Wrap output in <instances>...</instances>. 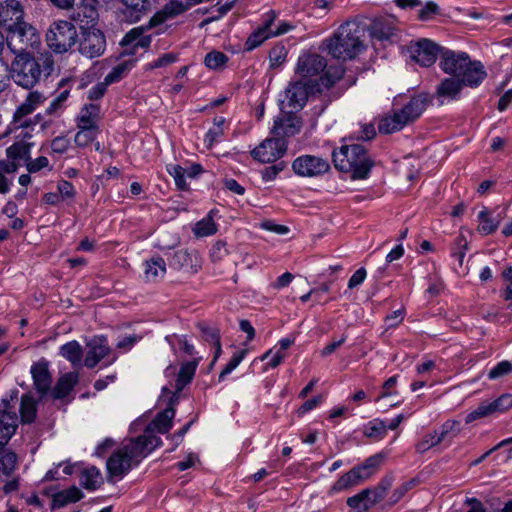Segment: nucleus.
I'll return each mask as SVG.
<instances>
[{
  "mask_svg": "<svg viewBox=\"0 0 512 512\" xmlns=\"http://www.w3.org/2000/svg\"><path fill=\"white\" fill-rule=\"evenodd\" d=\"M54 66V58L48 51L37 54L21 51L11 62L10 76L18 86L32 89L51 76Z\"/></svg>",
  "mask_w": 512,
  "mask_h": 512,
  "instance_id": "f257e3e1",
  "label": "nucleus"
},
{
  "mask_svg": "<svg viewBox=\"0 0 512 512\" xmlns=\"http://www.w3.org/2000/svg\"><path fill=\"white\" fill-rule=\"evenodd\" d=\"M364 30L359 22L346 21L338 27L332 36L323 41L324 49L333 58L353 59L365 49L362 40Z\"/></svg>",
  "mask_w": 512,
  "mask_h": 512,
  "instance_id": "f03ea898",
  "label": "nucleus"
},
{
  "mask_svg": "<svg viewBox=\"0 0 512 512\" xmlns=\"http://www.w3.org/2000/svg\"><path fill=\"white\" fill-rule=\"evenodd\" d=\"M439 67L444 73L462 79L464 85L469 87H477L487 75L479 61H471L465 52L449 49L440 52Z\"/></svg>",
  "mask_w": 512,
  "mask_h": 512,
  "instance_id": "7ed1b4c3",
  "label": "nucleus"
},
{
  "mask_svg": "<svg viewBox=\"0 0 512 512\" xmlns=\"http://www.w3.org/2000/svg\"><path fill=\"white\" fill-rule=\"evenodd\" d=\"M157 447V440L151 438L141 443L137 438L130 439L122 448L116 450L107 460L106 466L110 477L121 479L134 464Z\"/></svg>",
  "mask_w": 512,
  "mask_h": 512,
  "instance_id": "20e7f679",
  "label": "nucleus"
},
{
  "mask_svg": "<svg viewBox=\"0 0 512 512\" xmlns=\"http://www.w3.org/2000/svg\"><path fill=\"white\" fill-rule=\"evenodd\" d=\"M333 163L337 170L349 173L353 180L369 177L374 161L361 144L342 145L332 153Z\"/></svg>",
  "mask_w": 512,
  "mask_h": 512,
  "instance_id": "39448f33",
  "label": "nucleus"
},
{
  "mask_svg": "<svg viewBox=\"0 0 512 512\" xmlns=\"http://www.w3.org/2000/svg\"><path fill=\"white\" fill-rule=\"evenodd\" d=\"M343 74V68L329 69L315 84L297 78L289 84L285 91L288 107L291 111L302 109L310 94L321 93L323 89H329L342 78Z\"/></svg>",
  "mask_w": 512,
  "mask_h": 512,
  "instance_id": "423d86ee",
  "label": "nucleus"
},
{
  "mask_svg": "<svg viewBox=\"0 0 512 512\" xmlns=\"http://www.w3.org/2000/svg\"><path fill=\"white\" fill-rule=\"evenodd\" d=\"M78 33L75 25L67 20H56L46 32L47 46L56 54L68 52L75 46Z\"/></svg>",
  "mask_w": 512,
  "mask_h": 512,
  "instance_id": "0eeeda50",
  "label": "nucleus"
},
{
  "mask_svg": "<svg viewBox=\"0 0 512 512\" xmlns=\"http://www.w3.org/2000/svg\"><path fill=\"white\" fill-rule=\"evenodd\" d=\"M335 68L341 67H327V61L323 56L315 52L304 51L298 57L294 73L296 78L305 82H309L310 84H315V82L319 79L314 81V77L319 76L320 78L329 69Z\"/></svg>",
  "mask_w": 512,
  "mask_h": 512,
  "instance_id": "6e6552de",
  "label": "nucleus"
},
{
  "mask_svg": "<svg viewBox=\"0 0 512 512\" xmlns=\"http://www.w3.org/2000/svg\"><path fill=\"white\" fill-rule=\"evenodd\" d=\"M163 23V17L153 16L148 24L132 28L120 41L123 54L135 55L139 48L147 49L152 41V35L148 32L157 25Z\"/></svg>",
  "mask_w": 512,
  "mask_h": 512,
  "instance_id": "1a4fd4ad",
  "label": "nucleus"
},
{
  "mask_svg": "<svg viewBox=\"0 0 512 512\" xmlns=\"http://www.w3.org/2000/svg\"><path fill=\"white\" fill-rule=\"evenodd\" d=\"M6 43L15 56L21 51H26L27 47H33L39 42V36L34 27L23 20L15 27L7 29Z\"/></svg>",
  "mask_w": 512,
  "mask_h": 512,
  "instance_id": "9d476101",
  "label": "nucleus"
},
{
  "mask_svg": "<svg viewBox=\"0 0 512 512\" xmlns=\"http://www.w3.org/2000/svg\"><path fill=\"white\" fill-rule=\"evenodd\" d=\"M177 400L178 397L176 396V393L170 397L168 403L169 406L155 416V418L147 425L143 435L137 437L141 443L146 442V440L151 437L157 440V447L161 444V439L155 435V432L165 434L172 428L173 419L175 417V410L173 406Z\"/></svg>",
  "mask_w": 512,
  "mask_h": 512,
  "instance_id": "9b49d317",
  "label": "nucleus"
},
{
  "mask_svg": "<svg viewBox=\"0 0 512 512\" xmlns=\"http://www.w3.org/2000/svg\"><path fill=\"white\" fill-rule=\"evenodd\" d=\"M292 170L301 177H318L330 170L327 159L315 155H301L292 162Z\"/></svg>",
  "mask_w": 512,
  "mask_h": 512,
  "instance_id": "f8f14e48",
  "label": "nucleus"
},
{
  "mask_svg": "<svg viewBox=\"0 0 512 512\" xmlns=\"http://www.w3.org/2000/svg\"><path fill=\"white\" fill-rule=\"evenodd\" d=\"M17 393L10 396V399H2V410H0V448L4 447L14 435L18 417L14 411Z\"/></svg>",
  "mask_w": 512,
  "mask_h": 512,
  "instance_id": "ddd939ff",
  "label": "nucleus"
},
{
  "mask_svg": "<svg viewBox=\"0 0 512 512\" xmlns=\"http://www.w3.org/2000/svg\"><path fill=\"white\" fill-rule=\"evenodd\" d=\"M510 408H512V395L503 394L493 401L481 402L474 410L466 415L465 422L469 424L481 418L503 413Z\"/></svg>",
  "mask_w": 512,
  "mask_h": 512,
  "instance_id": "4468645a",
  "label": "nucleus"
},
{
  "mask_svg": "<svg viewBox=\"0 0 512 512\" xmlns=\"http://www.w3.org/2000/svg\"><path fill=\"white\" fill-rule=\"evenodd\" d=\"M442 50L433 41L425 38L412 42L408 46L410 58L423 67L433 65Z\"/></svg>",
  "mask_w": 512,
  "mask_h": 512,
  "instance_id": "2eb2a0df",
  "label": "nucleus"
},
{
  "mask_svg": "<svg viewBox=\"0 0 512 512\" xmlns=\"http://www.w3.org/2000/svg\"><path fill=\"white\" fill-rule=\"evenodd\" d=\"M287 151V143L278 136L265 139L252 150L254 159L262 163H272L284 156Z\"/></svg>",
  "mask_w": 512,
  "mask_h": 512,
  "instance_id": "dca6fc26",
  "label": "nucleus"
},
{
  "mask_svg": "<svg viewBox=\"0 0 512 512\" xmlns=\"http://www.w3.org/2000/svg\"><path fill=\"white\" fill-rule=\"evenodd\" d=\"M277 16L278 14L274 10H269L262 15L261 25L249 35L245 42L246 50L251 51L260 46L265 40L273 37L271 26L274 25Z\"/></svg>",
  "mask_w": 512,
  "mask_h": 512,
  "instance_id": "f3484780",
  "label": "nucleus"
},
{
  "mask_svg": "<svg viewBox=\"0 0 512 512\" xmlns=\"http://www.w3.org/2000/svg\"><path fill=\"white\" fill-rule=\"evenodd\" d=\"M397 19L393 15L375 17L367 27L369 36L379 41L389 40L395 35Z\"/></svg>",
  "mask_w": 512,
  "mask_h": 512,
  "instance_id": "a211bd4d",
  "label": "nucleus"
},
{
  "mask_svg": "<svg viewBox=\"0 0 512 512\" xmlns=\"http://www.w3.org/2000/svg\"><path fill=\"white\" fill-rule=\"evenodd\" d=\"M106 47L104 35L99 30L87 31L79 45V52L87 58L101 56Z\"/></svg>",
  "mask_w": 512,
  "mask_h": 512,
  "instance_id": "6ab92c4d",
  "label": "nucleus"
},
{
  "mask_svg": "<svg viewBox=\"0 0 512 512\" xmlns=\"http://www.w3.org/2000/svg\"><path fill=\"white\" fill-rule=\"evenodd\" d=\"M301 127V119L291 111L274 120L271 132L279 138L291 137L299 133Z\"/></svg>",
  "mask_w": 512,
  "mask_h": 512,
  "instance_id": "aec40b11",
  "label": "nucleus"
},
{
  "mask_svg": "<svg viewBox=\"0 0 512 512\" xmlns=\"http://www.w3.org/2000/svg\"><path fill=\"white\" fill-rule=\"evenodd\" d=\"M428 103V95L425 93H420L411 97L403 107L396 110L409 125L423 114L428 106Z\"/></svg>",
  "mask_w": 512,
  "mask_h": 512,
  "instance_id": "412c9836",
  "label": "nucleus"
},
{
  "mask_svg": "<svg viewBox=\"0 0 512 512\" xmlns=\"http://www.w3.org/2000/svg\"><path fill=\"white\" fill-rule=\"evenodd\" d=\"M382 500V492L366 488L347 499V505L357 511L365 512Z\"/></svg>",
  "mask_w": 512,
  "mask_h": 512,
  "instance_id": "4be33fe9",
  "label": "nucleus"
},
{
  "mask_svg": "<svg viewBox=\"0 0 512 512\" xmlns=\"http://www.w3.org/2000/svg\"><path fill=\"white\" fill-rule=\"evenodd\" d=\"M23 18V10L17 0L0 4V26L5 30L15 27Z\"/></svg>",
  "mask_w": 512,
  "mask_h": 512,
  "instance_id": "5701e85b",
  "label": "nucleus"
},
{
  "mask_svg": "<svg viewBox=\"0 0 512 512\" xmlns=\"http://www.w3.org/2000/svg\"><path fill=\"white\" fill-rule=\"evenodd\" d=\"M506 217L505 211H492L488 208L484 207L479 213H478V232L481 235H490L494 233L502 220Z\"/></svg>",
  "mask_w": 512,
  "mask_h": 512,
  "instance_id": "b1692460",
  "label": "nucleus"
},
{
  "mask_svg": "<svg viewBox=\"0 0 512 512\" xmlns=\"http://www.w3.org/2000/svg\"><path fill=\"white\" fill-rule=\"evenodd\" d=\"M88 352L84 360V365L88 368L95 367L110 352V348L105 337H94L87 344Z\"/></svg>",
  "mask_w": 512,
  "mask_h": 512,
  "instance_id": "393cba45",
  "label": "nucleus"
},
{
  "mask_svg": "<svg viewBox=\"0 0 512 512\" xmlns=\"http://www.w3.org/2000/svg\"><path fill=\"white\" fill-rule=\"evenodd\" d=\"M31 374L35 389L40 394L47 393L52 383V378L48 369V362L45 359H41L34 363L31 366Z\"/></svg>",
  "mask_w": 512,
  "mask_h": 512,
  "instance_id": "a878e982",
  "label": "nucleus"
},
{
  "mask_svg": "<svg viewBox=\"0 0 512 512\" xmlns=\"http://www.w3.org/2000/svg\"><path fill=\"white\" fill-rule=\"evenodd\" d=\"M100 106L96 103L85 104L76 116L75 122L77 128H99Z\"/></svg>",
  "mask_w": 512,
  "mask_h": 512,
  "instance_id": "bb28decb",
  "label": "nucleus"
},
{
  "mask_svg": "<svg viewBox=\"0 0 512 512\" xmlns=\"http://www.w3.org/2000/svg\"><path fill=\"white\" fill-rule=\"evenodd\" d=\"M364 481V477L361 476L359 471L354 466L348 472L342 474L334 482V484L328 490V495L333 496L337 493L349 490L350 488L355 487Z\"/></svg>",
  "mask_w": 512,
  "mask_h": 512,
  "instance_id": "cd10ccee",
  "label": "nucleus"
},
{
  "mask_svg": "<svg viewBox=\"0 0 512 512\" xmlns=\"http://www.w3.org/2000/svg\"><path fill=\"white\" fill-rule=\"evenodd\" d=\"M44 96L38 91H33L28 94L24 102H22L14 112V121L21 122V119L31 114L39 105L44 101ZM22 125V123H20Z\"/></svg>",
  "mask_w": 512,
  "mask_h": 512,
  "instance_id": "c85d7f7f",
  "label": "nucleus"
},
{
  "mask_svg": "<svg viewBox=\"0 0 512 512\" xmlns=\"http://www.w3.org/2000/svg\"><path fill=\"white\" fill-rule=\"evenodd\" d=\"M144 266V277L149 282H156L163 278L166 273V262L160 257H152L146 260Z\"/></svg>",
  "mask_w": 512,
  "mask_h": 512,
  "instance_id": "c756f323",
  "label": "nucleus"
},
{
  "mask_svg": "<svg viewBox=\"0 0 512 512\" xmlns=\"http://www.w3.org/2000/svg\"><path fill=\"white\" fill-rule=\"evenodd\" d=\"M407 122L400 113L395 109L393 113L384 116L378 123V130L383 134H391L402 130L407 126Z\"/></svg>",
  "mask_w": 512,
  "mask_h": 512,
  "instance_id": "7c9ffc66",
  "label": "nucleus"
},
{
  "mask_svg": "<svg viewBox=\"0 0 512 512\" xmlns=\"http://www.w3.org/2000/svg\"><path fill=\"white\" fill-rule=\"evenodd\" d=\"M199 361L200 358H194L181 365L174 385L176 393L182 391L183 388L193 379Z\"/></svg>",
  "mask_w": 512,
  "mask_h": 512,
  "instance_id": "2f4dec72",
  "label": "nucleus"
},
{
  "mask_svg": "<svg viewBox=\"0 0 512 512\" xmlns=\"http://www.w3.org/2000/svg\"><path fill=\"white\" fill-rule=\"evenodd\" d=\"M465 86L462 79L459 78H445L437 87L436 93L438 97L444 99H456Z\"/></svg>",
  "mask_w": 512,
  "mask_h": 512,
  "instance_id": "473e14b6",
  "label": "nucleus"
},
{
  "mask_svg": "<svg viewBox=\"0 0 512 512\" xmlns=\"http://www.w3.org/2000/svg\"><path fill=\"white\" fill-rule=\"evenodd\" d=\"M59 354L74 367H80L82 364L83 349L76 340L69 341L62 345L59 349Z\"/></svg>",
  "mask_w": 512,
  "mask_h": 512,
  "instance_id": "72a5a7b5",
  "label": "nucleus"
},
{
  "mask_svg": "<svg viewBox=\"0 0 512 512\" xmlns=\"http://www.w3.org/2000/svg\"><path fill=\"white\" fill-rule=\"evenodd\" d=\"M386 459V454L383 452L374 454L367 459L362 464L356 465V469L359 471L364 480L369 479L380 466L384 463Z\"/></svg>",
  "mask_w": 512,
  "mask_h": 512,
  "instance_id": "f704fd0d",
  "label": "nucleus"
},
{
  "mask_svg": "<svg viewBox=\"0 0 512 512\" xmlns=\"http://www.w3.org/2000/svg\"><path fill=\"white\" fill-rule=\"evenodd\" d=\"M166 342L171 347L172 352L178 355L182 352L185 355L193 356L195 354L194 345L191 344L185 335L172 334L165 337Z\"/></svg>",
  "mask_w": 512,
  "mask_h": 512,
  "instance_id": "c9c22d12",
  "label": "nucleus"
},
{
  "mask_svg": "<svg viewBox=\"0 0 512 512\" xmlns=\"http://www.w3.org/2000/svg\"><path fill=\"white\" fill-rule=\"evenodd\" d=\"M78 382V374L71 372L63 375L52 390L53 397L62 399L66 397Z\"/></svg>",
  "mask_w": 512,
  "mask_h": 512,
  "instance_id": "e433bc0d",
  "label": "nucleus"
},
{
  "mask_svg": "<svg viewBox=\"0 0 512 512\" xmlns=\"http://www.w3.org/2000/svg\"><path fill=\"white\" fill-rule=\"evenodd\" d=\"M83 497V493L81 490L72 486L66 490L60 491L53 496V507L60 508L64 507L69 503H74L79 501Z\"/></svg>",
  "mask_w": 512,
  "mask_h": 512,
  "instance_id": "4c0bfd02",
  "label": "nucleus"
},
{
  "mask_svg": "<svg viewBox=\"0 0 512 512\" xmlns=\"http://www.w3.org/2000/svg\"><path fill=\"white\" fill-rule=\"evenodd\" d=\"M79 482L80 485L87 490L97 489L102 483L100 471L95 466L85 468L81 472Z\"/></svg>",
  "mask_w": 512,
  "mask_h": 512,
  "instance_id": "58836bf2",
  "label": "nucleus"
},
{
  "mask_svg": "<svg viewBox=\"0 0 512 512\" xmlns=\"http://www.w3.org/2000/svg\"><path fill=\"white\" fill-rule=\"evenodd\" d=\"M136 60H124L112 68L104 80L108 85L119 82L135 65Z\"/></svg>",
  "mask_w": 512,
  "mask_h": 512,
  "instance_id": "ea45409f",
  "label": "nucleus"
},
{
  "mask_svg": "<svg viewBox=\"0 0 512 512\" xmlns=\"http://www.w3.org/2000/svg\"><path fill=\"white\" fill-rule=\"evenodd\" d=\"M31 145L25 142H16L7 148L6 153L7 157L11 160H14L18 164L20 161H24L25 163L30 157Z\"/></svg>",
  "mask_w": 512,
  "mask_h": 512,
  "instance_id": "a19ab883",
  "label": "nucleus"
},
{
  "mask_svg": "<svg viewBox=\"0 0 512 512\" xmlns=\"http://www.w3.org/2000/svg\"><path fill=\"white\" fill-rule=\"evenodd\" d=\"M37 413L36 401L30 395L21 397L20 416L23 423H31L34 421Z\"/></svg>",
  "mask_w": 512,
  "mask_h": 512,
  "instance_id": "79ce46f5",
  "label": "nucleus"
},
{
  "mask_svg": "<svg viewBox=\"0 0 512 512\" xmlns=\"http://www.w3.org/2000/svg\"><path fill=\"white\" fill-rule=\"evenodd\" d=\"M216 232H217V225L215 224V222L211 216V212L206 217H204L203 219L198 221L193 228V233L197 237L211 236V235L215 234Z\"/></svg>",
  "mask_w": 512,
  "mask_h": 512,
  "instance_id": "37998d69",
  "label": "nucleus"
},
{
  "mask_svg": "<svg viewBox=\"0 0 512 512\" xmlns=\"http://www.w3.org/2000/svg\"><path fill=\"white\" fill-rule=\"evenodd\" d=\"M17 455L12 451H6L0 456V479L12 475L16 469Z\"/></svg>",
  "mask_w": 512,
  "mask_h": 512,
  "instance_id": "c03bdc74",
  "label": "nucleus"
},
{
  "mask_svg": "<svg viewBox=\"0 0 512 512\" xmlns=\"http://www.w3.org/2000/svg\"><path fill=\"white\" fill-rule=\"evenodd\" d=\"M97 6L98 0H80L78 4V16L82 13L87 24L95 21L98 16Z\"/></svg>",
  "mask_w": 512,
  "mask_h": 512,
  "instance_id": "a18cd8bd",
  "label": "nucleus"
},
{
  "mask_svg": "<svg viewBox=\"0 0 512 512\" xmlns=\"http://www.w3.org/2000/svg\"><path fill=\"white\" fill-rule=\"evenodd\" d=\"M74 136V143L79 148H85L90 145L97 137L98 130L90 128H77Z\"/></svg>",
  "mask_w": 512,
  "mask_h": 512,
  "instance_id": "49530a36",
  "label": "nucleus"
},
{
  "mask_svg": "<svg viewBox=\"0 0 512 512\" xmlns=\"http://www.w3.org/2000/svg\"><path fill=\"white\" fill-rule=\"evenodd\" d=\"M228 61L226 54L220 51L213 50L206 54L204 63L207 68L212 70L223 69Z\"/></svg>",
  "mask_w": 512,
  "mask_h": 512,
  "instance_id": "de8ad7c7",
  "label": "nucleus"
},
{
  "mask_svg": "<svg viewBox=\"0 0 512 512\" xmlns=\"http://www.w3.org/2000/svg\"><path fill=\"white\" fill-rule=\"evenodd\" d=\"M166 169L169 175L173 177L178 189L186 190L188 188L186 169L177 164L167 165Z\"/></svg>",
  "mask_w": 512,
  "mask_h": 512,
  "instance_id": "09e8293b",
  "label": "nucleus"
},
{
  "mask_svg": "<svg viewBox=\"0 0 512 512\" xmlns=\"http://www.w3.org/2000/svg\"><path fill=\"white\" fill-rule=\"evenodd\" d=\"M387 432V427L384 421L380 419H374L370 421L365 427L364 434L367 437H379L383 438Z\"/></svg>",
  "mask_w": 512,
  "mask_h": 512,
  "instance_id": "8fccbe9b",
  "label": "nucleus"
},
{
  "mask_svg": "<svg viewBox=\"0 0 512 512\" xmlns=\"http://www.w3.org/2000/svg\"><path fill=\"white\" fill-rule=\"evenodd\" d=\"M441 443L440 438L438 437V431H433L427 433L422 437V439L416 445V451L418 453H424L428 451L430 448Z\"/></svg>",
  "mask_w": 512,
  "mask_h": 512,
  "instance_id": "3c124183",
  "label": "nucleus"
},
{
  "mask_svg": "<svg viewBox=\"0 0 512 512\" xmlns=\"http://www.w3.org/2000/svg\"><path fill=\"white\" fill-rule=\"evenodd\" d=\"M246 350H239L233 354L225 368L222 370V372L219 375V381H224L225 377L229 375L236 367L242 362L246 355Z\"/></svg>",
  "mask_w": 512,
  "mask_h": 512,
  "instance_id": "603ef678",
  "label": "nucleus"
},
{
  "mask_svg": "<svg viewBox=\"0 0 512 512\" xmlns=\"http://www.w3.org/2000/svg\"><path fill=\"white\" fill-rule=\"evenodd\" d=\"M287 49L283 45L274 46L269 52V61L271 67L282 65L287 58Z\"/></svg>",
  "mask_w": 512,
  "mask_h": 512,
  "instance_id": "864d4df0",
  "label": "nucleus"
},
{
  "mask_svg": "<svg viewBox=\"0 0 512 512\" xmlns=\"http://www.w3.org/2000/svg\"><path fill=\"white\" fill-rule=\"evenodd\" d=\"M124 5L131 11L139 14L150 10L155 0H122Z\"/></svg>",
  "mask_w": 512,
  "mask_h": 512,
  "instance_id": "5fc2aeb1",
  "label": "nucleus"
},
{
  "mask_svg": "<svg viewBox=\"0 0 512 512\" xmlns=\"http://www.w3.org/2000/svg\"><path fill=\"white\" fill-rule=\"evenodd\" d=\"M57 193L62 201L73 200L76 191L72 183L66 180H61L57 184Z\"/></svg>",
  "mask_w": 512,
  "mask_h": 512,
  "instance_id": "6e6d98bb",
  "label": "nucleus"
},
{
  "mask_svg": "<svg viewBox=\"0 0 512 512\" xmlns=\"http://www.w3.org/2000/svg\"><path fill=\"white\" fill-rule=\"evenodd\" d=\"M25 165L29 173H37L45 168L51 170L49 160L45 156H40L36 159H31L29 157Z\"/></svg>",
  "mask_w": 512,
  "mask_h": 512,
  "instance_id": "4d7b16f0",
  "label": "nucleus"
},
{
  "mask_svg": "<svg viewBox=\"0 0 512 512\" xmlns=\"http://www.w3.org/2000/svg\"><path fill=\"white\" fill-rule=\"evenodd\" d=\"M199 329L201 331V335L203 339L210 343L211 345H214L216 343L220 342V334L219 330L214 327H210L208 325L200 324Z\"/></svg>",
  "mask_w": 512,
  "mask_h": 512,
  "instance_id": "13d9d810",
  "label": "nucleus"
},
{
  "mask_svg": "<svg viewBox=\"0 0 512 512\" xmlns=\"http://www.w3.org/2000/svg\"><path fill=\"white\" fill-rule=\"evenodd\" d=\"M286 357V354L281 351H276L274 348L269 349L266 351L262 357L261 360L269 359L267 366L271 368H276L280 363L284 360Z\"/></svg>",
  "mask_w": 512,
  "mask_h": 512,
  "instance_id": "bf43d9fd",
  "label": "nucleus"
},
{
  "mask_svg": "<svg viewBox=\"0 0 512 512\" xmlns=\"http://www.w3.org/2000/svg\"><path fill=\"white\" fill-rule=\"evenodd\" d=\"M512 372V364L509 361L499 362L488 373L489 379H497Z\"/></svg>",
  "mask_w": 512,
  "mask_h": 512,
  "instance_id": "052dcab7",
  "label": "nucleus"
},
{
  "mask_svg": "<svg viewBox=\"0 0 512 512\" xmlns=\"http://www.w3.org/2000/svg\"><path fill=\"white\" fill-rule=\"evenodd\" d=\"M439 11L438 5L433 1H428L419 11L418 18L421 21L430 20Z\"/></svg>",
  "mask_w": 512,
  "mask_h": 512,
  "instance_id": "680f3d73",
  "label": "nucleus"
},
{
  "mask_svg": "<svg viewBox=\"0 0 512 512\" xmlns=\"http://www.w3.org/2000/svg\"><path fill=\"white\" fill-rule=\"evenodd\" d=\"M224 133V129L219 126H212L204 137V142L207 147H212L214 143L218 142Z\"/></svg>",
  "mask_w": 512,
  "mask_h": 512,
  "instance_id": "e2e57ef3",
  "label": "nucleus"
},
{
  "mask_svg": "<svg viewBox=\"0 0 512 512\" xmlns=\"http://www.w3.org/2000/svg\"><path fill=\"white\" fill-rule=\"evenodd\" d=\"M70 147V140L65 136H57L51 142V149L54 153L63 154Z\"/></svg>",
  "mask_w": 512,
  "mask_h": 512,
  "instance_id": "0e129e2a",
  "label": "nucleus"
},
{
  "mask_svg": "<svg viewBox=\"0 0 512 512\" xmlns=\"http://www.w3.org/2000/svg\"><path fill=\"white\" fill-rule=\"evenodd\" d=\"M176 61V55L166 53L147 65V69H156L168 66Z\"/></svg>",
  "mask_w": 512,
  "mask_h": 512,
  "instance_id": "69168bd1",
  "label": "nucleus"
},
{
  "mask_svg": "<svg viewBox=\"0 0 512 512\" xmlns=\"http://www.w3.org/2000/svg\"><path fill=\"white\" fill-rule=\"evenodd\" d=\"M108 86L109 85L106 83L105 80L95 84L88 91V94H87L88 99L91 101H95V100L102 98L104 96Z\"/></svg>",
  "mask_w": 512,
  "mask_h": 512,
  "instance_id": "338daca9",
  "label": "nucleus"
},
{
  "mask_svg": "<svg viewBox=\"0 0 512 512\" xmlns=\"http://www.w3.org/2000/svg\"><path fill=\"white\" fill-rule=\"evenodd\" d=\"M458 425L459 423L455 420H447L445 421L441 427L440 431L438 432V437L440 438V441L442 442L446 437H448L453 432H458Z\"/></svg>",
  "mask_w": 512,
  "mask_h": 512,
  "instance_id": "774afa93",
  "label": "nucleus"
}]
</instances>
